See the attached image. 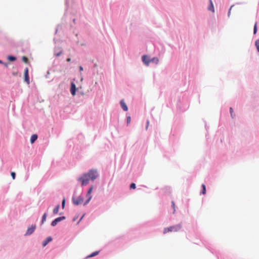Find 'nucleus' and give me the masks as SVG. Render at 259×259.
<instances>
[{
	"label": "nucleus",
	"mask_w": 259,
	"mask_h": 259,
	"mask_svg": "<svg viewBox=\"0 0 259 259\" xmlns=\"http://www.w3.org/2000/svg\"><path fill=\"white\" fill-rule=\"evenodd\" d=\"M71 58H69V57H68V58H67L66 59V61H67V62H70V61H71Z\"/></svg>",
	"instance_id": "nucleus-38"
},
{
	"label": "nucleus",
	"mask_w": 259,
	"mask_h": 259,
	"mask_svg": "<svg viewBox=\"0 0 259 259\" xmlns=\"http://www.w3.org/2000/svg\"><path fill=\"white\" fill-rule=\"evenodd\" d=\"M202 193L203 194H206V187H205V185L204 184H202Z\"/></svg>",
	"instance_id": "nucleus-23"
},
{
	"label": "nucleus",
	"mask_w": 259,
	"mask_h": 259,
	"mask_svg": "<svg viewBox=\"0 0 259 259\" xmlns=\"http://www.w3.org/2000/svg\"><path fill=\"white\" fill-rule=\"evenodd\" d=\"M171 205H172V208L174 209L173 213H175V212L176 211V206H175V203L174 201H171Z\"/></svg>",
	"instance_id": "nucleus-25"
},
{
	"label": "nucleus",
	"mask_w": 259,
	"mask_h": 259,
	"mask_svg": "<svg viewBox=\"0 0 259 259\" xmlns=\"http://www.w3.org/2000/svg\"><path fill=\"white\" fill-rule=\"evenodd\" d=\"M181 227H182V226L181 224H178V225H177L175 226H170L168 228H164V230H163V233L164 234H165L167 232H172V231L177 232L181 229Z\"/></svg>",
	"instance_id": "nucleus-3"
},
{
	"label": "nucleus",
	"mask_w": 259,
	"mask_h": 259,
	"mask_svg": "<svg viewBox=\"0 0 259 259\" xmlns=\"http://www.w3.org/2000/svg\"><path fill=\"white\" fill-rule=\"evenodd\" d=\"M97 66V64L96 63H95V64H94L93 68H95Z\"/></svg>",
	"instance_id": "nucleus-41"
},
{
	"label": "nucleus",
	"mask_w": 259,
	"mask_h": 259,
	"mask_svg": "<svg viewBox=\"0 0 259 259\" xmlns=\"http://www.w3.org/2000/svg\"><path fill=\"white\" fill-rule=\"evenodd\" d=\"M73 21L74 22H75V19H73Z\"/></svg>",
	"instance_id": "nucleus-44"
},
{
	"label": "nucleus",
	"mask_w": 259,
	"mask_h": 259,
	"mask_svg": "<svg viewBox=\"0 0 259 259\" xmlns=\"http://www.w3.org/2000/svg\"><path fill=\"white\" fill-rule=\"evenodd\" d=\"M7 59L10 62H14L17 60V58L13 55H10L7 56Z\"/></svg>",
	"instance_id": "nucleus-14"
},
{
	"label": "nucleus",
	"mask_w": 259,
	"mask_h": 259,
	"mask_svg": "<svg viewBox=\"0 0 259 259\" xmlns=\"http://www.w3.org/2000/svg\"><path fill=\"white\" fill-rule=\"evenodd\" d=\"M74 193H75V191L74 192ZM84 200V198L82 196V195H80L78 196L77 198H76L74 196V194H73V195L72 197V203L76 206H78L80 204H81Z\"/></svg>",
	"instance_id": "nucleus-2"
},
{
	"label": "nucleus",
	"mask_w": 259,
	"mask_h": 259,
	"mask_svg": "<svg viewBox=\"0 0 259 259\" xmlns=\"http://www.w3.org/2000/svg\"><path fill=\"white\" fill-rule=\"evenodd\" d=\"M22 60L24 62L26 63L27 61V58L25 56H23L22 58Z\"/></svg>",
	"instance_id": "nucleus-29"
},
{
	"label": "nucleus",
	"mask_w": 259,
	"mask_h": 259,
	"mask_svg": "<svg viewBox=\"0 0 259 259\" xmlns=\"http://www.w3.org/2000/svg\"><path fill=\"white\" fill-rule=\"evenodd\" d=\"M11 176L13 180H15L16 177V174L14 171H11Z\"/></svg>",
	"instance_id": "nucleus-24"
},
{
	"label": "nucleus",
	"mask_w": 259,
	"mask_h": 259,
	"mask_svg": "<svg viewBox=\"0 0 259 259\" xmlns=\"http://www.w3.org/2000/svg\"><path fill=\"white\" fill-rule=\"evenodd\" d=\"M78 95L83 96L84 95V93L82 91L78 90Z\"/></svg>",
	"instance_id": "nucleus-32"
},
{
	"label": "nucleus",
	"mask_w": 259,
	"mask_h": 259,
	"mask_svg": "<svg viewBox=\"0 0 259 259\" xmlns=\"http://www.w3.org/2000/svg\"><path fill=\"white\" fill-rule=\"evenodd\" d=\"M77 218H78V216H76V217H74V218H73V219H72V221H73V222H75V221L76 220V219H77Z\"/></svg>",
	"instance_id": "nucleus-36"
},
{
	"label": "nucleus",
	"mask_w": 259,
	"mask_h": 259,
	"mask_svg": "<svg viewBox=\"0 0 259 259\" xmlns=\"http://www.w3.org/2000/svg\"><path fill=\"white\" fill-rule=\"evenodd\" d=\"M36 228V225L32 224L30 227H29L27 228L26 232L25 234H24V236H26L31 235L34 232Z\"/></svg>",
	"instance_id": "nucleus-6"
},
{
	"label": "nucleus",
	"mask_w": 259,
	"mask_h": 259,
	"mask_svg": "<svg viewBox=\"0 0 259 259\" xmlns=\"http://www.w3.org/2000/svg\"><path fill=\"white\" fill-rule=\"evenodd\" d=\"M49 74H50V72H49V71H48L47 73L45 76L46 78H49Z\"/></svg>",
	"instance_id": "nucleus-34"
},
{
	"label": "nucleus",
	"mask_w": 259,
	"mask_h": 259,
	"mask_svg": "<svg viewBox=\"0 0 259 259\" xmlns=\"http://www.w3.org/2000/svg\"><path fill=\"white\" fill-rule=\"evenodd\" d=\"M142 61L143 64L146 65V54L142 56Z\"/></svg>",
	"instance_id": "nucleus-22"
},
{
	"label": "nucleus",
	"mask_w": 259,
	"mask_h": 259,
	"mask_svg": "<svg viewBox=\"0 0 259 259\" xmlns=\"http://www.w3.org/2000/svg\"><path fill=\"white\" fill-rule=\"evenodd\" d=\"M79 72H80V74L81 75V71L83 70V68L82 66H79Z\"/></svg>",
	"instance_id": "nucleus-31"
},
{
	"label": "nucleus",
	"mask_w": 259,
	"mask_h": 259,
	"mask_svg": "<svg viewBox=\"0 0 259 259\" xmlns=\"http://www.w3.org/2000/svg\"><path fill=\"white\" fill-rule=\"evenodd\" d=\"M100 252V251H94L93 252H92L90 254H89V255H88L86 258H90V257H94L97 255L99 254Z\"/></svg>",
	"instance_id": "nucleus-15"
},
{
	"label": "nucleus",
	"mask_w": 259,
	"mask_h": 259,
	"mask_svg": "<svg viewBox=\"0 0 259 259\" xmlns=\"http://www.w3.org/2000/svg\"><path fill=\"white\" fill-rule=\"evenodd\" d=\"M85 215V213H84L80 218V219H79V220L78 221L77 223V224H78L81 221V220H82V219L83 218L84 216Z\"/></svg>",
	"instance_id": "nucleus-30"
},
{
	"label": "nucleus",
	"mask_w": 259,
	"mask_h": 259,
	"mask_svg": "<svg viewBox=\"0 0 259 259\" xmlns=\"http://www.w3.org/2000/svg\"><path fill=\"white\" fill-rule=\"evenodd\" d=\"M24 80L28 84L30 83V78L29 75V70L27 67L25 68L24 71Z\"/></svg>",
	"instance_id": "nucleus-7"
},
{
	"label": "nucleus",
	"mask_w": 259,
	"mask_h": 259,
	"mask_svg": "<svg viewBox=\"0 0 259 259\" xmlns=\"http://www.w3.org/2000/svg\"><path fill=\"white\" fill-rule=\"evenodd\" d=\"M47 216H48V212L46 211L43 214V215L42 216L41 220V222H40V226H41L46 221Z\"/></svg>",
	"instance_id": "nucleus-13"
},
{
	"label": "nucleus",
	"mask_w": 259,
	"mask_h": 259,
	"mask_svg": "<svg viewBox=\"0 0 259 259\" xmlns=\"http://www.w3.org/2000/svg\"><path fill=\"white\" fill-rule=\"evenodd\" d=\"M62 51H60V52H59L58 53H55L54 55L56 57H59L62 54Z\"/></svg>",
	"instance_id": "nucleus-28"
},
{
	"label": "nucleus",
	"mask_w": 259,
	"mask_h": 259,
	"mask_svg": "<svg viewBox=\"0 0 259 259\" xmlns=\"http://www.w3.org/2000/svg\"><path fill=\"white\" fill-rule=\"evenodd\" d=\"M85 197L87 198V199L85 200V201L84 202V203L83 204V206L87 205L90 202V201L91 200V199L92 198V195L89 196V195H85Z\"/></svg>",
	"instance_id": "nucleus-12"
},
{
	"label": "nucleus",
	"mask_w": 259,
	"mask_h": 259,
	"mask_svg": "<svg viewBox=\"0 0 259 259\" xmlns=\"http://www.w3.org/2000/svg\"><path fill=\"white\" fill-rule=\"evenodd\" d=\"M0 64H4V62H3V60H0Z\"/></svg>",
	"instance_id": "nucleus-40"
},
{
	"label": "nucleus",
	"mask_w": 259,
	"mask_h": 259,
	"mask_svg": "<svg viewBox=\"0 0 259 259\" xmlns=\"http://www.w3.org/2000/svg\"><path fill=\"white\" fill-rule=\"evenodd\" d=\"M131 121V117L130 115H128V114L127 113L126 114V121L127 125H128L129 123H130Z\"/></svg>",
	"instance_id": "nucleus-18"
},
{
	"label": "nucleus",
	"mask_w": 259,
	"mask_h": 259,
	"mask_svg": "<svg viewBox=\"0 0 259 259\" xmlns=\"http://www.w3.org/2000/svg\"><path fill=\"white\" fill-rule=\"evenodd\" d=\"M78 90V88L76 87L75 83L73 81H71L70 86V92L71 94L73 96H74L76 94V92Z\"/></svg>",
	"instance_id": "nucleus-5"
},
{
	"label": "nucleus",
	"mask_w": 259,
	"mask_h": 259,
	"mask_svg": "<svg viewBox=\"0 0 259 259\" xmlns=\"http://www.w3.org/2000/svg\"><path fill=\"white\" fill-rule=\"evenodd\" d=\"M66 218L65 216H60V217H57L52 221V222L51 223V226L52 227H55L58 224V223H59L63 220H65L66 219Z\"/></svg>",
	"instance_id": "nucleus-4"
},
{
	"label": "nucleus",
	"mask_w": 259,
	"mask_h": 259,
	"mask_svg": "<svg viewBox=\"0 0 259 259\" xmlns=\"http://www.w3.org/2000/svg\"><path fill=\"white\" fill-rule=\"evenodd\" d=\"M5 67H7L8 66V63L4 62V64H3Z\"/></svg>",
	"instance_id": "nucleus-39"
},
{
	"label": "nucleus",
	"mask_w": 259,
	"mask_h": 259,
	"mask_svg": "<svg viewBox=\"0 0 259 259\" xmlns=\"http://www.w3.org/2000/svg\"><path fill=\"white\" fill-rule=\"evenodd\" d=\"M94 189V186L93 185H91L89 188L88 190L86 195H92V193L93 192Z\"/></svg>",
	"instance_id": "nucleus-17"
},
{
	"label": "nucleus",
	"mask_w": 259,
	"mask_h": 259,
	"mask_svg": "<svg viewBox=\"0 0 259 259\" xmlns=\"http://www.w3.org/2000/svg\"><path fill=\"white\" fill-rule=\"evenodd\" d=\"M231 8H232V7H231ZM231 9V8H230V10H229V12H228V16H230V15Z\"/></svg>",
	"instance_id": "nucleus-42"
},
{
	"label": "nucleus",
	"mask_w": 259,
	"mask_h": 259,
	"mask_svg": "<svg viewBox=\"0 0 259 259\" xmlns=\"http://www.w3.org/2000/svg\"><path fill=\"white\" fill-rule=\"evenodd\" d=\"M68 0H66V4L67 3Z\"/></svg>",
	"instance_id": "nucleus-45"
},
{
	"label": "nucleus",
	"mask_w": 259,
	"mask_h": 259,
	"mask_svg": "<svg viewBox=\"0 0 259 259\" xmlns=\"http://www.w3.org/2000/svg\"><path fill=\"white\" fill-rule=\"evenodd\" d=\"M65 203H66V199H65V198L64 197L62 201V203H61V207L63 209H64V208H65Z\"/></svg>",
	"instance_id": "nucleus-21"
},
{
	"label": "nucleus",
	"mask_w": 259,
	"mask_h": 259,
	"mask_svg": "<svg viewBox=\"0 0 259 259\" xmlns=\"http://www.w3.org/2000/svg\"><path fill=\"white\" fill-rule=\"evenodd\" d=\"M59 26V25H58L57 27H56V28L55 32V34H56L57 33V32H58Z\"/></svg>",
	"instance_id": "nucleus-35"
},
{
	"label": "nucleus",
	"mask_w": 259,
	"mask_h": 259,
	"mask_svg": "<svg viewBox=\"0 0 259 259\" xmlns=\"http://www.w3.org/2000/svg\"><path fill=\"white\" fill-rule=\"evenodd\" d=\"M60 207V205L59 204H57L55 208L53 209V214H57L59 212V208Z\"/></svg>",
	"instance_id": "nucleus-16"
},
{
	"label": "nucleus",
	"mask_w": 259,
	"mask_h": 259,
	"mask_svg": "<svg viewBox=\"0 0 259 259\" xmlns=\"http://www.w3.org/2000/svg\"><path fill=\"white\" fill-rule=\"evenodd\" d=\"M141 187H146V186L145 185H140L138 186V188H137V190H142Z\"/></svg>",
	"instance_id": "nucleus-33"
},
{
	"label": "nucleus",
	"mask_w": 259,
	"mask_h": 259,
	"mask_svg": "<svg viewBox=\"0 0 259 259\" xmlns=\"http://www.w3.org/2000/svg\"><path fill=\"white\" fill-rule=\"evenodd\" d=\"M230 111L231 115V116H232V115H233V114H232V113H233V109H232V107H231V108H230Z\"/></svg>",
	"instance_id": "nucleus-37"
},
{
	"label": "nucleus",
	"mask_w": 259,
	"mask_h": 259,
	"mask_svg": "<svg viewBox=\"0 0 259 259\" xmlns=\"http://www.w3.org/2000/svg\"><path fill=\"white\" fill-rule=\"evenodd\" d=\"M8 188H7V190H6V192H7L8 191Z\"/></svg>",
	"instance_id": "nucleus-46"
},
{
	"label": "nucleus",
	"mask_w": 259,
	"mask_h": 259,
	"mask_svg": "<svg viewBox=\"0 0 259 259\" xmlns=\"http://www.w3.org/2000/svg\"><path fill=\"white\" fill-rule=\"evenodd\" d=\"M159 60L157 58H153L152 59H147V65L149 64L150 62H153L157 64Z\"/></svg>",
	"instance_id": "nucleus-11"
},
{
	"label": "nucleus",
	"mask_w": 259,
	"mask_h": 259,
	"mask_svg": "<svg viewBox=\"0 0 259 259\" xmlns=\"http://www.w3.org/2000/svg\"><path fill=\"white\" fill-rule=\"evenodd\" d=\"M136 184L134 182L131 183L129 186V188L130 190L136 189Z\"/></svg>",
	"instance_id": "nucleus-19"
},
{
	"label": "nucleus",
	"mask_w": 259,
	"mask_h": 259,
	"mask_svg": "<svg viewBox=\"0 0 259 259\" xmlns=\"http://www.w3.org/2000/svg\"><path fill=\"white\" fill-rule=\"evenodd\" d=\"M120 105L121 108L124 111H127L128 110V107L126 104L125 103L123 99H122L120 101Z\"/></svg>",
	"instance_id": "nucleus-9"
},
{
	"label": "nucleus",
	"mask_w": 259,
	"mask_h": 259,
	"mask_svg": "<svg viewBox=\"0 0 259 259\" xmlns=\"http://www.w3.org/2000/svg\"><path fill=\"white\" fill-rule=\"evenodd\" d=\"M99 177L98 170L92 168L82 174L77 181L80 182L81 187H84L89 184L90 181H94Z\"/></svg>",
	"instance_id": "nucleus-1"
},
{
	"label": "nucleus",
	"mask_w": 259,
	"mask_h": 259,
	"mask_svg": "<svg viewBox=\"0 0 259 259\" xmlns=\"http://www.w3.org/2000/svg\"><path fill=\"white\" fill-rule=\"evenodd\" d=\"M53 240V238L51 236L47 237L42 242V246L43 247L46 246L50 242Z\"/></svg>",
	"instance_id": "nucleus-8"
},
{
	"label": "nucleus",
	"mask_w": 259,
	"mask_h": 259,
	"mask_svg": "<svg viewBox=\"0 0 259 259\" xmlns=\"http://www.w3.org/2000/svg\"><path fill=\"white\" fill-rule=\"evenodd\" d=\"M63 214V212L59 213V215H62Z\"/></svg>",
	"instance_id": "nucleus-43"
},
{
	"label": "nucleus",
	"mask_w": 259,
	"mask_h": 259,
	"mask_svg": "<svg viewBox=\"0 0 259 259\" xmlns=\"http://www.w3.org/2000/svg\"><path fill=\"white\" fill-rule=\"evenodd\" d=\"M257 32V22H256L254 24L253 33L255 34Z\"/></svg>",
	"instance_id": "nucleus-26"
},
{
	"label": "nucleus",
	"mask_w": 259,
	"mask_h": 259,
	"mask_svg": "<svg viewBox=\"0 0 259 259\" xmlns=\"http://www.w3.org/2000/svg\"><path fill=\"white\" fill-rule=\"evenodd\" d=\"M38 136L37 134H32L30 137V142L31 144H33L37 139Z\"/></svg>",
	"instance_id": "nucleus-10"
},
{
	"label": "nucleus",
	"mask_w": 259,
	"mask_h": 259,
	"mask_svg": "<svg viewBox=\"0 0 259 259\" xmlns=\"http://www.w3.org/2000/svg\"><path fill=\"white\" fill-rule=\"evenodd\" d=\"M210 1V6L208 8V9L210 11H211L212 12H214V7H213V4H212V1L211 0H209Z\"/></svg>",
	"instance_id": "nucleus-20"
},
{
	"label": "nucleus",
	"mask_w": 259,
	"mask_h": 259,
	"mask_svg": "<svg viewBox=\"0 0 259 259\" xmlns=\"http://www.w3.org/2000/svg\"><path fill=\"white\" fill-rule=\"evenodd\" d=\"M255 46L256 47L258 52H259V39L255 41Z\"/></svg>",
	"instance_id": "nucleus-27"
}]
</instances>
